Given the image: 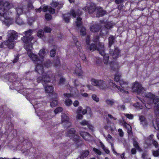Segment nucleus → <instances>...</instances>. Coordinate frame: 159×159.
<instances>
[{
	"mask_svg": "<svg viewBox=\"0 0 159 159\" xmlns=\"http://www.w3.org/2000/svg\"><path fill=\"white\" fill-rule=\"evenodd\" d=\"M75 129L71 128L66 134V135L70 139H72L73 141L76 142L79 140V137L77 135L75 134Z\"/></svg>",
	"mask_w": 159,
	"mask_h": 159,
	"instance_id": "nucleus-12",
	"label": "nucleus"
},
{
	"mask_svg": "<svg viewBox=\"0 0 159 159\" xmlns=\"http://www.w3.org/2000/svg\"><path fill=\"white\" fill-rule=\"evenodd\" d=\"M32 32L33 30H29L24 32L25 36L22 37L21 40L25 43V48H27L28 46H30V44H31L33 45V43L34 42L33 37L31 36L29 37L32 34Z\"/></svg>",
	"mask_w": 159,
	"mask_h": 159,
	"instance_id": "nucleus-9",
	"label": "nucleus"
},
{
	"mask_svg": "<svg viewBox=\"0 0 159 159\" xmlns=\"http://www.w3.org/2000/svg\"><path fill=\"white\" fill-rule=\"evenodd\" d=\"M11 7V5L8 2H6L3 4V1L0 0V19L2 23L7 26L12 23V19L9 16V12L7 11Z\"/></svg>",
	"mask_w": 159,
	"mask_h": 159,
	"instance_id": "nucleus-1",
	"label": "nucleus"
},
{
	"mask_svg": "<svg viewBox=\"0 0 159 159\" xmlns=\"http://www.w3.org/2000/svg\"><path fill=\"white\" fill-rule=\"evenodd\" d=\"M100 144L102 148L103 149V150L107 154L109 153V150L106 147H105L104 145L102 142H100Z\"/></svg>",
	"mask_w": 159,
	"mask_h": 159,
	"instance_id": "nucleus-40",
	"label": "nucleus"
},
{
	"mask_svg": "<svg viewBox=\"0 0 159 159\" xmlns=\"http://www.w3.org/2000/svg\"><path fill=\"white\" fill-rule=\"evenodd\" d=\"M81 15V11L79 10H72L70 14L68 13L67 14H65L63 15V19L66 23H68L69 22L70 18V16L71 15L73 17L75 18L77 17V18L75 21V25L78 28H80L82 24V19L80 16Z\"/></svg>",
	"mask_w": 159,
	"mask_h": 159,
	"instance_id": "nucleus-5",
	"label": "nucleus"
},
{
	"mask_svg": "<svg viewBox=\"0 0 159 159\" xmlns=\"http://www.w3.org/2000/svg\"><path fill=\"white\" fill-rule=\"evenodd\" d=\"M44 30L45 32L48 33L50 32L51 30V29L50 27L47 26H45L44 28Z\"/></svg>",
	"mask_w": 159,
	"mask_h": 159,
	"instance_id": "nucleus-51",
	"label": "nucleus"
},
{
	"mask_svg": "<svg viewBox=\"0 0 159 159\" xmlns=\"http://www.w3.org/2000/svg\"><path fill=\"white\" fill-rule=\"evenodd\" d=\"M154 112L156 115H159V103H158L155 107Z\"/></svg>",
	"mask_w": 159,
	"mask_h": 159,
	"instance_id": "nucleus-43",
	"label": "nucleus"
},
{
	"mask_svg": "<svg viewBox=\"0 0 159 159\" xmlns=\"http://www.w3.org/2000/svg\"><path fill=\"white\" fill-rule=\"evenodd\" d=\"M45 19L47 20H49L51 19V16L49 14H46L45 15Z\"/></svg>",
	"mask_w": 159,
	"mask_h": 159,
	"instance_id": "nucleus-55",
	"label": "nucleus"
},
{
	"mask_svg": "<svg viewBox=\"0 0 159 159\" xmlns=\"http://www.w3.org/2000/svg\"><path fill=\"white\" fill-rule=\"evenodd\" d=\"M81 66L80 64H78L77 67V68L76 69V70L75 71V73L79 76H80L82 74V72L81 70Z\"/></svg>",
	"mask_w": 159,
	"mask_h": 159,
	"instance_id": "nucleus-31",
	"label": "nucleus"
},
{
	"mask_svg": "<svg viewBox=\"0 0 159 159\" xmlns=\"http://www.w3.org/2000/svg\"><path fill=\"white\" fill-rule=\"evenodd\" d=\"M58 101L56 100H52V101L50 102L51 106L52 107H54L57 106L58 104Z\"/></svg>",
	"mask_w": 159,
	"mask_h": 159,
	"instance_id": "nucleus-35",
	"label": "nucleus"
},
{
	"mask_svg": "<svg viewBox=\"0 0 159 159\" xmlns=\"http://www.w3.org/2000/svg\"><path fill=\"white\" fill-rule=\"evenodd\" d=\"M96 8V6L95 4L91 3H88L87 6L83 9L85 11H88L89 13H91L94 11Z\"/></svg>",
	"mask_w": 159,
	"mask_h": 159,
	"instance_id": "nucleus-15",
	"label": "nucleus"
},
{
	"mask_svg": "<svg viewBox=\"0 0 159 159\" xmlns=\"http://www.w3.org/2000/svg\"><path fill=\"white\" fill-rule=\"evenodd\" d=\"M87 126L88 127L89 129L91 130L92 131H93V126L91 125L90 123H89Z\"/></svg>",
	"mask_w": 159,
	"mask_h": 159,
	"instance_id": "nucleus-60",
	"label": "nucleus"
},
{
	"mask_svg": "<svg viewBox=\"0 0 159 159\" xmlns=\"http://www.w3.org/2000/svg\"><path fill=\"white\" fill-rule=\"evenodd\" d=\"M111 123L107 120V123L105 124L104 127L106 130H107L108 131H110L111 132H113L114 131L115 129H116V127L112 125V126H111Z\"/></svg>",
	"mask_w": 159,
	"mask_h": 159,
	"instance_id": "nucleus-18",
	"label": "nucleus"
},
{
	"mask_svg": "<svg viewBox=\"0 0 159 159\" xmlns=\"http://www.w3.org/2000/svg\"><path fill=\"white\" fill-rule=\"evenodd\" d=\"M112 80H110L109 81V83L110 86L113 87H116L120 91V94L122 95V94H128L129 93L128 90L130 88L129 85L128 83L123 80H120V87L119 86L116 85V84L112 82Z\"/></svg>",
	"mask_w": 159,
	"mask_h": 159,
	"instance_id": "nucleus-6",
	"label": "nucleus"
},
{
	"mask_svg": "<svg viewBox=\"0 0 159 159\" xmlns=\"http://www.w3.org/2000/svg\"><path fill=\"white\" fill-rule=\"evenodd\" d=\"M73 39L74 42V44L73 46H75L77 48L79 47V44L78 42L77 39L75 36H73Z\"/></svg>",
	"mask_w": 159,
	"mask_h": 159,
	"instance_id": "nucleus-37",
	"label": "nucleus"
},
{
	"mask_svg": "<svg viewBox=\"0 0 159 159\" xmlns=\"http://www.w3.org/2000/svg\"><path fill=\"white\" fill-rule=\"evenodd\" d=\"M111 70L112 71H117L120 68L118 63L116 62L112 61L110 64Z\"/></svg>",
	"mask_w": 159,
	"mask_h": 159,
	"instance_id": "nucleus-20",
	"label": "nucleus"
},
{
	"mask_svg": "<svg viewBox=\"0 0 159 159\" xmlns=\"http://www.w3.org/2000/svg\"><path fill=\"white\" fill-rule=\"evenodd\" d=\"M110 53L113 59H116L120 56V51L117 48H115L114 50L110 49Z\"/></svg>",
	"mask_w": 159,
	"mask_h": 159,
	"instance_id": "nucleus-16",
	"label": "nucleus"
},
{
	"mask_svg": "<svg viewBox=\"0 0 159 159\" xmlns=\"http://www.w3.org/2000/svg\"><path fill=\"white\" fill-rule=\"evenodd\" d=\"M100 44V46L102 47V49L98 48L97 49L99 53L103 57V61L104 64H107L108 62L109 56L108 54H106L105 53L104 44Z\"/></svg>",
	"mask_w": 159,
	"mask_h": 159,
	"instance_id": "nucleus-11",
	"label": "nucleus"
},
{
	"mask_svg": "<svg viewBox=\"0 0 159 159\" xmlns=\"http://www.w3.org/2000/svg\"><path fill=\"white\" fill-rule=\"evenodd\" d=\"M111 123L107 120V123L105 124L104 127L106 130H107L108 131H110L111 132H113L114 131L115 129H116V127L112 125V126H111Z\"/></svg>",
	"mask_w": 159,
	"mask_h": 159,
	"instance_id": "nucleus-19",
	"label": "nucleus"
},
{
	"mask_svg": "<svg viewBox=\"0 0 159 159\" xmlns=\"http://www.w3.org/2000/svg\"><path fill=\"white\" fill-rule=\"evenodd\" d=\"M77 81L76 80H75V85L76 86V87L78 86V87H82L84 86V85H82L81 84H77Z\"/></svg>",
	"mask_w": 159,
	"mask_h": 159,
	"instance_id": "nucleus-59",
	"label": "nucleus"
},
{
	"mask_svg": "<svg viewBox=\"0 0 159 159\" xmlns=\"http://www.w3.org/2000/svg\"><path fill=\"white\" fill-rule=\"evenodd\" d=\"M16 22L18 25H20L22 23V21L19 18H18L16 19Z\"/></svg>",
	"mask_w": 159,
	"mask_h": 159,
	"instance_id": "nucleus-57",
	"label": "nucleus"
},
{
	"mask_svg": "<svg viewBox=\"0 0 159 159\" xmlns=\"http://www.w3.org/2000/svg\"><path fill=\"white\" fill-rule=\"evenodd\" d=\"M89 123L87 121L83 120L80 123V124L82 125H86L88 126Z\"/></svg>",
	"mask_w": 159,
	"mask_h": 159,
	"instance_id": "nucleus-46",
	"label": "nucleus"
},
{
	"mask_svg": "<svg viewBox=\"0 0 159 159\" xmlns=\"http://www.w3.org/2000/svg\"><path fill=\"white\" fill-rule=\"evenodd\" d=\"M105 102L108 106H112L115 104V101L113 99H107L105 100Z\"/></svg>",
	"mask_w": 159,
	"mask_h": 159,
	"instance_id": "nucleus-30",
	"label": "nucleus"
},
{
	"mask_svg": "<svg viewBox=\"0 0 159 159\" xmlns=\"http://www.w3.org/2000/svg\"><path fill=\"white\" fill-rule=\"evenodd\" d=\"M145 95L146 98V99H145L146 101L144 102H147V104H145L144 102L142 101L145 104L144 106H142L139 102H137L134 105V106L137 109H142L143 112L144 113L148 111V110L151 108L150 105L152 104L153 102L156 103L159 102V97L158 96L155 97L154 95L151 93H146Z\"/></svg>",
	"mask_w": 159,
	"mask_h": 159,
	"instance_id": "nucleus-3",
	"label": "nucleus"
},
{
	"mask_svg": "<svg viewBox=\"0 0 159 159\" xmlns=\"http://www.w3.org/2000/svg\"><path fill=\"white\" fill-rule=\"evenodd\" d=\"M131 153L133 154H135L136 153V150L135 148H132L131 150Z\"/></svg>",
	"mask_w": 159,
	"mask_h": 159,
	"instance_id": "nucleus-62",
	"label": "nucleus"
},
{
	"mask_svg": "<svg viewBox=\"0 0 159 159\" xmlns=\"http://www.w3.org/2000/svg\"><path fill=\"white\" fill-rule=\"evenodd\" d=\"M64 95L66 99L64 101L65 104L67 106H70L72 104V101L69 98L71 97V95L70 93H64Z\"/></svg>",
	"mask_w": 159,
	"mask_h": 159,
	"instance_id": "nucleus-17",
	"label": "nucleus"
},
{
	"mask_svg": "<svg viewBox=\"0 0 159 159\" xmlns=\"http://www.w3.org/2000/svg\"><path fill=\"white\" fill-rule=\"evenodd\" d=\"M133 145L134 147L139 152L141 151L142 150L139 146V143L136 141L135 140L134 141Z\"/></svg>",
	"mask_w": 159,
	"mask_h": 159,
	"instance_id": "nucleus-33",
	"label": "nucleus"
},
{
	"mask_svg": "<svg viewBox=\"0 0 159 159\" xmlns=\"http://www.w3.org/2000/svg\"><path fill=\"white\" fill-rule=\"evenodd\" d=\"M24 8H23L22 9L20 7H18V8H16V11L17 14L18 15H20L22 14L23 13V11H24Z\"/></svg>",
	"mask_w": 159,
	"mask_h": 159,
	"instance_id": "nucleus-39",
	"label": "nucleus"
},
{
	"mask_svg": "<svg viewBox=\"0 0 159 159\" xmlns=\"http://www.w3.org/2000/svg\"><path fill=\"white\" fill-rule=\"evenodd\" d=\"M96 9L97 11L96 14L97 17H99L102 16L106 13V11L103 10L101 7H98L96 8Z\"/></svg>",
	"mask_w": 159,
	"mask_h": 159,
	"instance_id": "nucleus-22",
	"label": "nucleus"
},
{
	"mask_svg": "<svg viewBox=\"0 0 159 159\" xmlns=\"http://www.w3.org/2000/svg\"><path fill=\"white\" fill-rule=\"evenodd\" d=\"M153 155L155 157L159 156V149L153 152Z\"/></svg>",
	"mask_w": 159,
	"mask_h": 159,
	"instance_id": "nucleus-47",
	"label": "nucleus"
},
{
	"mask_svg": "<svg viewBox=\"0 0 159 159\" xmlns=\"http://www.w3.org/2000/svg\"><path fill=\"white\" fill-rule=\"evenodd\" d=\"M92 97L93 99L96 102H98L99 101V98L96 95L94 94H93Z\"/></svg>",
	"mask_w": 159,
	"mask_h": 159,
	"instance_id": "nucleus-44",
	"label": "nucleus"
},
{
	"mask_svg": "<svg viewBox=\"0 0 159 159\" xmlns=\"http://www.w3.org/2000/svg\"><path fill=\"white\" fill-rule=\"evenodd\" d=\"M91 82L93 85L98 86L101 89H104L109 87L103 80L93 79L91 80Z\"/></svg>",
	"mask_w": 159,
	"mask_h": 159,
	"instance_id": "nucleus-10",
	"label": "nucleus"
},
{
	"mask_svg": "<svg viewBox=\"0 0 159 159\" xmlns=\"http://www.w3.org/2000/svg\"><path fill=\"white\" fill-rule=\"evenodd\" d=\"M122 125L126 129L128 134H129L131 132L132 128L130 125L125 122L123 123Z\"/></svg>",
	"mask_w": 159,
	"mask_h": 159,
	"instance_id": "nucleus-29",
	"label": "nucleus"
},
{
	"mask_svg": "<svg viewBox=\"0 0 159 159\" xmlns=\"http://www.w3.org/2000/svg\"><path fill=\"white\" fill-rule=\"evenodd\" d=\"M18 58H19V56L18 55L15 57L14 59V60L13 61V62L14 63H15L16 62L18 61Z\"/></svg>",
	"mask_w": 159,
	"mask_h": 159,
	"instance_id": "nucleus-61",
	"label": "nucleus"
},
{
	"mask_svg": "<svg viewBox=\"0 0 159 159\" xmlns=\"http://www.w3.org/2000/svg\"><path fill=\"white\" fill-rule=\"evenodd\" d=\"M118 131L120 136L121 137H123L124 135V133L122 129H119Z\"/></svg>",
	"mask_w": 159,
	"mask_h": 159,
	"instance_id": "nucleus-53",
	"label": "nucleus"
},
{
	"mask_svg": "<svg viewBox=\"0 0 159 159\" xmlns=\"http://www.w3.org/2000/svg\"><path fill=\"white\" fill-rule=\"evenodd\" d=\"M104 21V20H101L99 24H95L93 25L90 27V31L92 32H97L100 29L102 25H105V32H103L104 30L102 29L101 31V33L103 35H106L108 32V30L112 28V25L111 22H109L107 25H105Z\"/></svg>",
	"mask_w": 159,
	"mask_h": 159,
	"instance_id": "nucleus-7",
	"label": "nucleus"
},
{
	"mask_svg": "<svg viewBox=\"0 0 159 159\" xmlns=\"http://www.w3.org/2000/svg\"><path fill=\"white\" fill-rule=\"evenodd\" d=\"M82 108L80 106L76 111L77 115L76 116V119L77 120H81L83 117V116L81 114V113Z\"/></svg>",
	"mask_w": 159,
	"mask_h": 159,
	"instance_id": "nucleus-24",
	"label": "nucleus"
},
{
	"mask_svg": "<svg viewBox=\"0 0 159 159\" xmlns=\"http://www.w3.org/2000/svg\"><path fill=\"white\" fill-rule=\"evenodd\" d=\"M7 36L8 39L5 43L9 48H12L14 45V42L18 37V34L14 30H10L8 31Z\"/></svg>",
	"mask_w": 159,
	"mask_h": 159,
	"instance_id": "nucleus-8",
	"label": "nucleus"
},
{
	"mask_svg": "<svg viewBox=\"0 0 159 159\" xmlns=\"http://www.w3.org/2000/svg\"><path fill=\"white\" fill-rule=\"evenodd\" d=\"M132 90L134 92L140 94L143 92L144 88L142 87L141 85L139 83L135 82L132 87Z\"/></svg>",
	"mask_w": 159,
	"mask_h": 159,
	"instance_id": "nucleus-14",
	"label": "nucleus"
},
{
	"mask_svg": "<svg viewBox=\"0 0 159 159\" xmlns=\"http://www.w3.org/2000/svg\"><path fill=\"white\" fill-rule=\"evenodd\" d=\"M139 120L140 124L143 126H145L147 125V123L146 120L145 119L143 116H139Z\"/></svg>",
	"mask_w": 159,
	"mask_h": 159,
	"instance_id": "nucleus-27",
	"label": "nucleus"
},
{
	"mask_svg": "<svg viewBox=\"0 0 159 159\" xmlns=\"http://www.w3.org/2000/svg\"><path fill=\"white\" fill-rule=\"evenodd\" d=\"M44 33L43 31L42 30H39L37 32V35L39 37L41 38L43 37L44 35Z\"/></svg>",
	"mask_w": 159,
	"mask_h": 159,
	"instance_id": "nucleus-42",
	"label": "nucleus"
},
{
	"mask_svg": "<svg viewBox=\"0 0 159 159\" xmlns=\"http://www.w3.org/2000/svg\"><path fill=\"white\" fill-rule=\"evenodd\" d=\"M152 143L156 148L158 147V144L156 141L152 140Z\"/></svg>",
	"mask_w": 159,
	"mask_h": 159,
	"instance_id": "nucleus-52",
	"label": "nucleus"
},
{
	"mask_svg": "<svg viewBox=\"0 0 159 159\" xmlns=\"http://www.w3.org/2000/svg\"><path fill=\"white\" fill-rule=\"evenodd\" d=\"M73 105L75 107H77L79 105V102L77 100H76L75 101H74V102L73 103Z\"/></svg>",
	"mask_w": 159,
	"mask_h": 159,
	"instance_id": "nucleus-58",
	"label": "nucleus"
},
{
	"mask_svg": "<svg viewBox=\"0 0 159 159\" xmlns=\"http://www.w3.org/2000/svg\"><path fill=\"white\" fill-rule=\"evenodd\" d=\"M80 33L81 35H84L86 34V32L85 28L82 27L80 30Z\"/></svg>",
	"mask_w": 159,
	"mask_h": 159,
	"instance_id": "nucleus-36",
	"label": "nucleus"
},
{
	"mask_svg": "<svg viewBox=\"0 0 159 159\" xmlns=\"http://www.w3.org/2000/svg\"><path fill=\"white\" fill-rule=\"evenodd\" d=\"M154 126L156 129L159 130V119L157 118L153 121Z\"/></svg>",
	"mask_w": 159,
	"mask_h": 159,
	"instance_id": "nucleus-28",
	"label": "nucleus"
},
{
	"mask_svg": "<svg viewBox=\"0 0 159 159\" xmlns=\"http://www.w3.org/2000/svg\"><path fill=\"white\" fill-rule=\"evenodd\" d=\"M81 59L83 61H87V59L85 57V56L84 55H82L81 57Z\"/></svg>",
	"mask_w": 159,
	"mask_h": 159,
	"instance_id": "nucleus-63",
	"label": "nucleus"
},
{
	"mask_svg": "<svg viewBox=\"0 0 159 159\" xmlns=\"http://www.w3.org/2000/svg\"><path fill=\"white\" fill-rule=\"evenodd\" d=\"M114 38L112 36H110L109 38V46L110 47L114 43Z\"/></svg>",
	"mask_w": 159,
	"mask_h": 159,
	"instance_id": "nucleus-38",
	"label": "nucleus"
},
{
	"mask_svg": "<svg viewBox=\"0 0 159 159\" xmlns=\"http://www.w3.org/2000/svg\"><path fill=\"white\" fill-rule=\"evenodd\" d=\"M111 148L112 151L114 154H116L117 155H120L119 153H117V152L116 151L112 143H111Z\"/></svg>",
	"mask_w": 159,
	"mask_h": 159,
	"instance_id": "nucleus-50",
	"label": "nucleus"
},
{
	"mask_svg": "<svg viewBox=\"0 0 159 159\" xmlns=\"http://www.w3.org/2000/svg\"><path fill=\"white\" fill-rule=\"evenodd\" d=\"M87 87L88 89L90 90H93L94 89L93 87L91 85H88Z\"/></svg>",
	"mask_w": 159,
	"mask_h": 159,
	"instance_id": "nucleus-64",
	"label": "nucleus"
},
{
	"mask_svg": "<svg viewBox=\"0 0 159 159\" xmlns=\"http://www.w3.org/2000/svg\"><path fill=\"white\" fill-rule=\"evenodd\" d=\"M62 123L65 122L66 121L69 120V117L67 115L65 114H62L61 116Z\"/></svg>",
	"mask_w": 159,
	"mask_h": 159,
	"instance_id": "nucleus-32",
	"label": "nucleus"
},
{
	"mask_svg": "<svg viewBox=\"0 0 159 159\" xmlns=\"http://www.w3.org/2000/svg\"><path fill=\"white\" fill-rule=\"evenodd\" d=\"M62 110V108L61 107H58L54 110V112L55 114H57L61 112Z\"/></svg>",
	"mask_w": 159,
	"mask_h": 159,
	"instance_id": "nucleus-45",
	"label": "nucleus"
},
{
	"mask_svg": "<svg viewBox=\"0 0 159 159\" xmlns=\"http://www.w3.org/2000/svg\"><path fill=\"white\" fill-rule=\"evenodd\" d=\"M42 77H39L37 79V82L38 83L41 82L45 88V91L48 93H52L53 92V88L48 84L50 80V78L52 76V74L51 72L45 73L43 72L41 74Z\"/></svg>",
	"mask_w": 159,
	"mask_h": 159,
	"instance_id": "nucleus-4",
	"label": "nucleus"
},
{
	"mask_svg": "<svg viewBox=\"0 0 159 159\" xmlns=\"http://www.w3.org/2000/svg\"><path fill=\"white\" fill-rule=\"evenodd\" d=\"M80 135L85 140L90 141L92 140L91 136L87 132H81L80 133Z\"/></svg>",
	"mask_w": 159,
	"mask_h": 159,
	"instance_id": "nucleus-21",
	"label": "nucleus"
},
{
	"mask_svg": "<svg viewBox=\"0 0 159 159\" xmlns=\"http://www.w3.org/2000/svg\"><path fill=\"white\" fill-rule=\"evenodd\" d=\"M65 127L68 128L71 125V123L69 121H66V122H63L62 123Z\"/></svg>",
	"mask_w": 159,
	"mask_h": 159,
	"instance_id": "nucleus-41",
	"label": "nucleus"
},
{
	"mask_svg": "<svg viewBox=\"0 0 159 159\" xmlns=\"http://www.w3.org/2000/svg\"><path fill=\"white\" fill-rule=\"evenodd\" d=\"M46 54V52L44 48L41 49L39 53V55L40 57V59L41 60V62H42V64L44 61V57Z\"/></svg>",
	"mask_w": 159,
	"mask_h": 159,
	"instance_id": "nucleus-23",
	"label": "nucleus"
},
{
	"mask_svg": "<svg viewBox=\"0 0 159 159\" xmlns=\"http://www.w3.org/2000/svg\"><path fill=\"white\" fill-rule=\"evenodd\" d=\"M125 116L129 119H132L133 118V116L131 114H126Z\"/></svg>",
	"mask_w": 159,
	"mask_h": 159,
	"instance_id": "nucleus-54",
	"label": "nucleus"
},
{
	"mask_svg": "<svg viewBox=\"0 0 159 159\" xmlns=\"http://www.w3.org/2000/svg\"><path fill=\"white\" fill-rule=\"evenodd\" d=\"M55 49H52L50 52L51 57H54L55 56Z\"/></svg>",
	"mask_w": 159,
	"mask_h": 159,
	"instance_id": "nucleus-49",
	"label": "nucleus"
},
{
	"mask_svg": "<svg viewBox=\"0 0 159 159\" xmlns=\"http://www.w3.org/2000/svg\"><path fill=\"white\" fill-rule=\"evenodd\" d=\"M90 42L89 37L88 36L86 39V43L87 45V47L89 48L90 50L91 51H94L96 49H97L98 51V48H99L101 49H102L101 46H100V44H103L102 43H99L97 47L96 45L92 43L90 45L89 44Z\"/></svg>",
	"mask_w": 159,
	"mask_h": 159,
	"instance_id": "nucleus-13",
	"label": "nucleus"
},
{
	"mask_svg": "<svg viewBox=\"0 0 159 159\" xmlns=\"http://www.w3.org/2000/svg\"><path fill=\"white\" fill-rule=\"evenodd\" d=\"M48 10L49 11L52 13V14H54L55 12V10L54 9L52 8L51 7H49L48 8Z\"/></svg>",
	"mask_w": 159,
	"mask_h": 159,
	"instance_id": "nucleus-56",
	"label": "nucleus"
},
{
	"mask_svg": "<svg viewBox=\"0 0 159 159\" xmlns=\"http://www.w3.org/2000/svg\"><path fill=\"white\" fill-rule=\"evenodd\" d=\"M27 51V54L29 57L34 61H37V64L36 67V70L39 74H42L44 72L43 69L45 67L48 68L51 66V63L50 61H48L46 63H44V66L42 65V62H41L40 59L38 58L37 56L34 53L32 52L31 51L32 49V44H30V46H28L27 48H25Z\"/></svg>",
	"mask_w": 159,
	"mask_h": 159,
	"instance_id": "nucleus-2",
	"label": "nucleus"
},
{
	"mask_svg": "<svg viewBox=\"0 0 159 159\" xmlns=\"http://www.w3.org/2000/svg\"><path fill=\"white\" fill-rule=\"evenodd\" d=\"M120 74L119 73H116L115 75L114 78V80L116 82L120 81Z\"/></svg>",
	"mask_w": 159,
	"mask_h": 159,
	"instance_id": "nucleus-34",
	"label": "nucleus"
},
{
	"mask_svg": "<svg viewBox=\"0 0 159 159\" xmlns=\"http://www.w3.org/2000/svg\"><path fill=\"white\" fill-rule=\"evenodd\" d=\"M63 5V3L62 2H53L51 4L52 6L54 7H57V9H60L62 7Z\"/></svg>",
	"mask_w": 159,
	"mask_h": 159,
	"instance_id": "nucleus-25",
	"label": "nucleus"
},
{
	"mask_svg": "<svg viewBox=\"0 0 159 159\" xmlns=\"http://www.w3.org/2000/svg\"><path fill=\"white\" fill-rule=\"evenodd\" d=\"M93 151L96 153L98 154V155H101V152L98 149H97L95 148H93Z\"/></svg>",
	"mask_w": 159,
	"mask_h": 159,
	"instance_id": "nucleus-48",
	"label": "nucleus"
},
{
	"mask_svg": "<svg viewBox=\"0 0 159 159\" xmlns=\"http://www.w3.org/2000/svg\"><path fill=\"white\" fill-rule=\"evenodd\" d=\"M89 154V151L88 150L82 151L80 153V158L81 159L85 158Z\"/></svg>",
	"mask_w": 159,
	"mask_h": 159,
	"instance_id": "nucleus-26",
	"label": "nucleus"
}]
</instances>
